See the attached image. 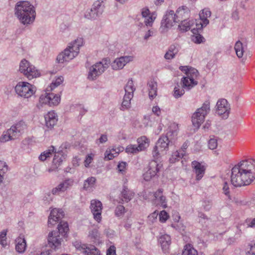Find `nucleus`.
<instances>
[{
    "label": "nucleus",
    "mask_w": 255,
    "mask_h": 255,
    "mask_svg": "<svg viewBox=\"0 0 255 255\" xmlns=\"http://www.w3.org/2000/svg\"><path fill=\"white\" fill-rule=\"evenodd\" d=\"M231 182L235 187L250 185L255 179V160H243L232 169Z\"/></svg>",
    "instance_id": "f257e3e1"
},
{
    "label": "nucleus",
    "mask_w": 255,
    "mask_h": 255,
    "mask_svg": "<svg viewBox=\"0 0 255 255\" xmlns=\"http://www.w3.org/2000/svg\"><path fill=\"white\" fill-rule=\"evenodd\" d=\"M15 14L22 24L27 25L34 21L36 12L34 7L29 2L21 1L15 5Z\"/></svg>",
    "instance_id": "f03ea898"
},
{
    "label": "nucleus",
    "mask_w": 255,
    "mask_h": 255,
    "mask_svg": "<svg viewBox=\"0 0 255 255\" xmlns=\"http://www.w3.org/2000/svg\"><path fill=\"white\" fill-rule=\"evenodd\" d=\"M84 43L83 38L78 37L69 44L68 46L57 57V60L59 63L68 62L77 56L79 53L80 47Z\"/></svg>",
    "instance_id": "7ed1b4c3"
},
{
    "label": "nucleus",
    "mask_w": 255,
    "mask_h": 255,
    "mask_svg": "<svg viewBox=\"0 0 255 255\" xmlns=\"http://www.w3.org/2000/svg\"><path fill=\"white\" fill-rule=\"evenodd\" d=\"M58 231H53L49 233L48 245L53 249H56L61 245L62 237H65L69 231L67 222H60L58 225Z\"/></svg>",
    "instance_id": "20e7f679"
},
{
    "label": "nucleus",
    "mask_w": 255,
    "mask_h": 255,
    "mask_svg": "<svg viewBox=\"0 0 255 255\" xmlns=\"http://www.w3.org/2000/svg\"><path fill=\"white\" fill-rule=\"evenodd\" d=\"M110 60L104 58L101 61L96 63L89 68L88 78L90 80H96L109 67Z\"/></svg>",
    "instance_id": "39448f33"
},
{
    "label": "nucleus",
    "mask_w": 255,
    "mask_h": 255,
    "mask_svg": "<svg viewBox=\"0 0 255 255\" xmlns=\"http://www.w3.org/2000/svg\"><path fill=\"white\" fill-rule=\"evenodd\" d=\"M210 111V103L206 101L202 106L198 108L193 114L192 117V122L193 126L199 128L201 125L204 122L206 116Z\"/></svg>",
    "instance_id": "423d86ee"
},
{
    "label": "nucleus",
    "mask_w": 255,
    "mask_h": 255,
    "mask_svg": "<svg viewBox=\"0 0 255 255\" xmlns=\"http://www.w3.org/2000/svg\"><path fill=\"white\" fill-rule=\"evenodd\" d=\"M172 145L168 140L167 137L161 136L157 140L152 151V156L155 159H158L161 155L166 153L170 145Z\"/></svg>",
    "instance_id": "0eeeda50"
},
{
    "label": "nucleus",
    "mask_w": 255,
    "mask_h": 255,
    "mask_svg": "<svg viewBox=\"0 0 255 255\" xmlns=\"http://www.w3.org/2000/svg\"><path fill=\"white\" fill-rule=\"evenodd\" d=\"M19 71L29 80L40 76V72L35 66L25 59L20 62Z\"/></svg>",
    "instance_id": "6e6552de"
},
{
    "label": "nucleus",
    "mask_w": 255,
    "mask_h": 255,
    "mask_svg": "<svg viewBox=\"0 0 255 255\" xmlns=\"http://www.w3.org/2000/svg\"><path fill=\"white\" fill-rule=\"evenodd\" d=\"M15 91L20 97L28 98L35 93L36 88L28 82H20L15 86Z\"/></svg>",
    "instance_id": "1a4fd4ad"
},
{
    "label": "nucleus",
    "mask_w": 255,
    "mask_h": 255,
    "mask_svg": "<svg viewBox=\"0 0 255 255\" xmlns=\"http://www.w3.org/2000/svg\"><path fill=\"white\" fill-rule=\"evenodd\" d=\"M60 96L53 93H45L41 95L39 98V103L37 105L38 108L42 105H47L49 106H57L60 102Z\"/></svg>",
    "instance_id": "9d476101"
},
{
    "label": "nucleus",
    "mask_w": 255,
    "mask_h": 255,
    "mask_svg": "<svg viewBox=\"0 0 255 255\" xmlns=\"http://www.w3.org/2000/svg\"><path fill=\"white\" fill-rule=\"evenodd\" d=\"M230 111V106L227 100L221 99L218 101L216 104V113L222 116L223 118L227 119L229 117Z\"/></svg>",
    "instance_id": "9b49d317"
},
{
    "label": "nucleus",
    "mask_w": 255,
    "mask_h": 255,
    "mask_svg": "<svg viewBox=\"0 0 255 255\" xmlns=\"http://www.w3.org/2000/svg\"><path fill=\"white\" fill-rule=\"evenodd\" d=\"M64 216V211L61 209L55 208L50 213L48 218V225L50 227L59 222H62L61 219ZM60 222H59L60 223Z\"/></svg>",
    "instance_id": "f8f14e48"
},
{
    "label": "nucleus",
    "mask_w": 255,
    "mask_h": 255,
    "mask_svg": "<svg viewBox=\"0 0 255 255\" xmlns=\"http://www.w3.org/2000/svg\"><path fill=\"white\" fill-rule=\"evenodd\" d=\"M102 204L101 201L92 200L91 201L90 209L94 219L100 223L102 219Z\"/></svg>",
    "instance_id": "ddd939ff"
},
{
    "label": "nucleus",
    "mask_w": 255,
    "mask_h": 255,
    "mask_svg": "<svg viewBox=\"0 0 255 255\" xmlns=\"http://www.w3.org/2000/svg\"><path fill=\"white\" fill-rule=\"evenodd\" d=\"M178 22L174 11L172 10H168L164 15L161 22V27L165 28L171 27L174 23Z\"/></svg>",
    "instance_id": "4468645a"
},
{
    "label": "nucleus",
    "mask_w": 255,
    "mask_h": 255,
    "mask_svg": "<svg viewBox=\"0 0 255 255\" xmlns=\"http://www.w3.org/2000/svg\"><path fill=\"white\" fill-rule=\"evenodd\" d=\"M74 183L72 179H66L60 183L56 187L53 188L51 193L53 195H59L61 193L64 192L67 189L71 188Z\"/></svg>",
    "instance_id": "2eb2a0df"
},
{
    "label": "nucleus",
    "mask_w": 255,
    "mask_h": 255,
    "mask_svg": "<svg viewBox=\"0 0 255 255\" xmlns=\"http://www.w3.org/2000/svg\"><path fill=\"white\" fill-rule=\"evenodd\" d=\"M132 57L130 56H122L119 58H117L112 64L113 69L117 70L122 69L129 62L132 61Z\"/></svg>",
    "instance_id": "dca6fc26"
},
{
    "label": "nucleus",
    "mask_w": 255,
    "mask_h": 255,
    "mask_svg": "<svg viewBox=\"0 0 255 255\" xmlns=\"http://www.w3.org/2000/svg\"><path fill=\"white\" fill-rule=\"evenodd\" d=\"M26 125L23 121H20L10 128V132H12L16 138L18 137L24 130Z\"/></svg>",
    "instance_id": "f3484780"
},
{
    "label": "nucleus",
    "mask_w": 255,
    "mask_h": 255,
    "mask_svg": "<svg viewBox=\"0 0 255 255\" xmlns=\"http://www.w3.org/2000/svg\"><path fill=\"white\" fill-rule=\"evenodd\" d=\"M192 167L196 175V179L197 180H200L204 176L205 167L201 165L200 163L195 160L192 161Z\"/></svg>",
    "instance_id": "a211bd4d"
},
{
    "label": "nucleus",
    "mask_w": 255,
    "mask_h": 255,
    "mask_svg": "<svg viewBox=\"0 0 255 255\" xmlns=\"http://www.w3.org/2000/svg\"><path fill=\"white\" fill-rule=\"evenodd\" d=\"M45 120L46 126L51 128L57 122V116L54 112H49L45 116Z\"/></svg>",
    "instance_id": "6ab92c4d"
},
{
    "label": "nucleus",
    "mask_w": 255,
    "mask_h": 255,
    "mask_svg": "<svg viewBox=\"0 0 255 255\" xmlns=\"http://www.w3.org/2000/svg\"><path fill=\"white\" fill-rule=\"evenodd\" d=\"M158 242L161 245L162 251L164 253L168 252L171 244V238L170 236L167 234L161 235L158 239Z\"/></svg>",
    "instance_id": "aec40b11"
},
{
    "label": "nucleus",
    "mask_w": 255,
    "mask_h": 255,
    "mask_svg": "<svg viewBox=\"0 0 255 255\" xmlns=\"http://www.w3.org/2000/svg\"><path fill=\"white\" fill-rule=\"evenodd\" d=\"M15 250L19 253H23L26 248V243L24 236L20 235L15 240Z\"/></svg>",
    "instance_id": "412c9836"
},
{
    "label": "nucleus",
    "mask_w": 255,
    "mask_h": 255,
    "mask_svg": "<svg viewBox=\"0 0 255 255\" xmlns=\"http://www.w3.org/2000/svg\"><path fill=\"white\" fill-rule=\"evenodd\" d=\"M181 84L183 88L190 90L198 84V82L193 77H184L181 79Z\"/></svg>",
    "instance_id": "4be33fe9"
},
{
    "label": "nucleus",
    "mask_w": 255,
    "mask_h": 255,
    "mask_svg": "<svg viewBox=\"0 0 255 255\" xmlns=\"http://www.w3.org/2000/svg\"><path fill=\"white\" fill-rule=\"evenodd\" d=\"M189 8L186 6H183L182 7L178 8L175 13L178 22L188 18L189 16Z\"/></svg>",
    "instance_id": "5701e85b"
},
{
    "label": "nucleus",
    "mask_w": 255,
    "mask_h": 255,
    "mask_svg": "<svg viewBox=\"0 0 255 255\" xmlns=\"http://www.w3.org/2000/svg\"><path fill=\"white\" fill-rule=\"evenodd\" d=\"M134 195V192L128 189L125 185H123V190L121 193L122 201L128 203L132 199Z\"/></svg>",
    "instance_id": "b1692460"
},
{
    "label": "nucleus",
    "mask_w": 255,
    "mask_h": 255,
    "mask_svg": "<svg viewBox=\"0 0 255 255\" xmlns=\"http://www.w3.org/2000/svg\"><path fill=\"white\" fill-rule=\"evenodd\" d=\"M149 97L151 100L157 96V83L153 80H151L147 83Z\"/></svg>",
    "instance_id": "393cba45"
},
{
    "label": "nucleus",
    "mask_w": 255,
    "mask_h": 255,
    "mask_svg": "<svg viewBox=\"0 0 255 255\" xmlns=\"http://www.w3.org/2000/svg\"><path fill=\"white\" fill-rule=\"evenodd\" d=\"M177 133L178 131L177 130V127L174 126V127H170L169 128L166 135L163 136L164 137H167L168 140L171 143V144H173L174 143L175 139H176Z\"/></svg>",
    "instance_id": "a878e982"
},
{
    "label": "nucleus",
    "mask_w": 255,
    "mask_h": 255,
    "mask_svg": "<svg viewBox=\"0 0 255 255\" xmlns=\"http://www.w3.org/2000/svg\"><path fill=\"white\" fill-rule=\"evenodd\" d=\"M156 159L154 158V160H151L149 163L148 169V170L152 173V174H154L155 175H156L157 173L160 170L162 166V164L158 162Z\"/></svg>",
    "instance_id": "bb28decb"
},
{
    "label": "nucleus",
    "mask_w": 255,
    "mask_h": 255,
    "mask_svg": "<svg viewBox=\"0 0 255 255\" xmlns=\"http://www.w3.org/2000/svg\"><path fill=\"white\" fill-rule=\"evenodd\" d=\"M92 7L97 11L100 15L103 13L105 5L104 0H98L96 1L93 4Z\"/></svg>",
    "instance_id": "cd10ccee"
},
{
    "label": "nucleus",
    "mask_w": 255,
    "mask_h": 255,
    "mask_svg": "<svg viewBox=\"0 0 255 255\" xmlns=\"http://www.w3.org/2000/svg\"><path fill=\"white\" fill-rule=\"evenodd\" d=\"M84 252L83 253L86 255H100V253L99 250L96 248L94 246L89 245L86 247H83Z\"/></svg>",
    "instance_id": "c85d7f7f"
},
{
    "label": "nucleus",
    "mask_w": 255,
    "mask_h": 255,
    "mask_svg": "<svg viewBox=\"0 0 255 255\" xmlns=\"http://www.w3.org/2000/svg\"><path fill=\"white\" fill-rule=\"evenodd\" d=\"M96 181V178L95 177H90L84 181L83 184V189L85 190H90L94 187Z\"/></svg>",
    "instance_id": "c756f323"
},
{
    "label": "nucleus",
    "mask_w": 255,
    "mask_h": 255,
    "mask_svg": "<svg viewBox=\"0 0 255 255\" xmlns=\"http://www.w3.org/2000/svg\"><path fill=\"white\" fill-rule=\"evenodd\" d=\"M181 23L178 25L180 29L183 31H187L190 29L191 26L193 25V22L189 20L188 18L180 20Z\"/></svg>",
    "instance_id": "7c9ffc66"
},
{
    "label": "nucleus",
    "mask_w": 255,
    "mask_h": 255,
    "mask_svg": "<svg viewBox=\"0 0 255 255\" xmlns=\"http://www.w3.org/2000/svg\"><path fill=\"white\" fill-rule=\"evenodd\" d=\"M133 96L130 94L125 95L122 104L121 110L124 111L129 108L130 106V100L132 98Z\"/></svg>",
    "instance_id": "2f4dec72"
},
{
    "label": "nucleus",
    "mask_w": 255,
    "mask_h": 255,
    "mask_svg": "<svg viewBox=\"0 0 255 255\" xmlns=\"http://www.w3.org/2000/svg\"><path fill=\"white\" fill-rule=\"evenodd\" d=\"M185 153V152L184 150H179L175 151V152L172 153L171 156L170 157V162L174 163L176 161L179 160L180 159L182 158L183 157Z\"/></svg>",
    "instance_id": "473e14b6"
},
{
    "label": "nucleus",
    "mask_w": 255,
    "mask_h": 255,
    "mask_svg": "<svg viewBox=\"0 0 255 255\" xmlns=\"http://www.w3.org/2000/svg\"><path fill=\"white\" fill-rule=\"evenodd\" d=\"M200 18L201 21L200 23H196L197 28L198 29H202L203 27L206 26L209 22V20L208 19V17L205 16V15L201 12L199 14Z\"/></svg>",
    "instance_id": "72a5a7b5"
},
{
    "label": "nucleus",
    "mask_w": 255,
    "mask_h": 255,
    "mask_svg": "<svg viewBox=\"0 0 255 255\" xmlns=\"http://www.w3.org/2000/svg\"><path fill=\"white\" fill-rule=\"evenodd\" d=\"M200 18L201 21L200 23H196L197 28L198 29H202L203 27L206 26L209 22V20L208 19V17L205 16V15L201 12L199 14Z\"/></svg>",
    "instance_id": "f704fd0d"
},
{
    "label": "nucleus",
    "mask_w": 255,
    "mask_h": 255,
    "mask_svg": "<svg viewBox=\"0 0 255 255\" xmlns=\"http://www.w3.org/2000/svg\"><path fill=\"white\" fill-rule=\"evenodd\" d=\"M137 142L139 150H142V151L148 146V139L145 136L138 138L137 139Z\"/></svg>",
    "instance_id": "c9c22d12"
},
{
    "label": "nucleus",
    "mask_w": 255,
    "mask_h": 255,
    "mask_svg": "<svg viewBox=\"0 0 255 255\" xmlns=\"http://www.w3.org/2000/svg\"><path fill=\"white\" fill-rule=\"evenodd\" d=\"M182 255H198L197 251L191 245L187 244L184 246Z\"/></svg>",
    "instance_id": "e433bc0d"
},
{
    "label": "nucleus",
    "mask_w": 255,
    "mask_h": 255,
    "mask_svg": "<svg viewBox=\"0 0 255 255\" xmlns=\"http://www.w3.org/2000/svg\"><path fill=\"white\" fill-rule=\"evenodd\" d=\"M16 138L14 134L12 132H10V128L8 129L6 132H4L0 138L1 142H4L9 140H12Z\"/></svg>",
    "instance_id": "4c0bfd02"
},
{
    "label": "nucleus",
    "mask_w": 255,
    "mask_h": 255,
    "mask_svg": "<svg viewBox=\"0 0 255 255\" xmlns=\"http://www.w3.org/2000/svg\"><path fill=\"white\" fill-rule=\"evenodd\" d=\"M100 16V15L97 13L92 7L91 9L87 10L85 13V17L90 19H96Z\"/></svg>",
    "instance_id": "58836bf2"
},
{
    "label": "nucleus",
    "mask_w": 255,
    "mask_h": 255,
    "mask_svg": "<svg viewBox=\"0 0 255 255\" xmlns=\"http://www.w3.org/2000/svg\"><path fill=\"white\" fill-rule=\"evenodd\" d=\"M135 88L134 87L132 79H130L128 81L127 84L125 87V91L126 94H130L133 96V92L135 91Z\"/></svg>",
    "instance_id": "ea45409f"
},
{
    "label": "nucleus",
    "mask_w": 255,
    "mask_h": 255,
    "mask_svg": "<svg viewBox=\"0 0 255 255\" xmlns=\"http://www.w3.org/2000/svg\"><path fill=\"white\" fill-rule=\"evenodd\" d=\"M55 148L53 146H51L48 149L42 152L39 156V159L41 161H44L46 158L50 156L54 152Z\"/></svg>",
    "instance_id": "a19ab883"
},
{
    "label": "nucleus",
    "mask_w": 255,
    "mask_h": 255,
    "mask_svg": "<svg viewBox=\"0 0 255 255\" xmlns=\"http://www.w3.org/2000/svg\"><path fill=\"white\" fill-rule=\"evenodd\" d=\"M235 50L238 57H242L244 53L243 43L240 41H238L235 45Z\"/></svg>",
    "instance_id": "79ce46f5"
},
{
    "label": "nucleus",
    "mask_w": 255,
    "mask_h": 255,
    "mask_svg": "<svg viewBox=\"0 0 255 255\" xmlns=\"http://www.w3.org/2000/svg\"><path fill=\"white\" fill-rule=\"evenodd\" d=\"M64 158V157L61 152L56 153L53 159V163L56 166H59L63 161Z\"/></svg>",
    "instance_id": "37998d69"
},
{
    "label": "nucleus",
    "mask_w": 255,
    "mask_h": 255,
    "mask_svg": "<svg viewBox=\"0 0 255 255\" xmlns=\"http://www.w3.org/2000/svg\"><path fill=\"white\" fill-rule=\"evenodd\" d=\"M142 150H139L138 146L136 145L130 144L126 148V152L128 153L136 154Z\"/></svg>",
    "instance_id": "c03bdc74"
},
{
    "label": "nucleus",
    "mask_w": 255,
    "mask_h": 255,
    "mask_svg": "<svg viewBox=\"0 0 255 255\" xmlns=\"http://www.w3.org/2000/svg\"><path fill=\"white\" fill-rule=\"evenodd\" d=\"M118 149V151H117L116 149L113 148L110 151V153H108V151H106L105 155V159L107 160H111L113 159L115 157L118 155L119 152L120 151V149Z\"/></svg>",
    "instance_id": "a18cd8bd"
},
{
    "label": "nucleus",
    "mask_w": 255,
    "mask_h": 255,
    "mask_svg": "<svg viewBox=\"0 0 255 255\" xmlns=\"http://www.w3.org/2000/svg\"><path fill=\"white\" fill-rule=\"evenodd\" d=\"M184 88L180 89V86L177 84L174 89V96L175 98H178L182 96L185 93Z\"/></svg>",
    "instance_id": "49530a36"
},
{
    "label": "nucleus",
    "mask_w": 255,
    "mask_h": 255,
    "mask_svg": "<svg viewBox=\"0 0 255 255\" xmlns=\"http://www.w3.org/2000/svg\"><path fill=\"white\" fill-rule=\"evenodd\" d=\"M100 234L97 229H93L89 232V237L91 239L93 240L94 242H96L99 240Z\"/></svg>",
    "instance_id": "de8ad7c7"
},
{
    "label": "nucleus",
    "mask_w": 255,
    "mask_h": 255,
    "mask_svg": "<svg viewBox=\"0 0 255 255\" xmlns=\"http://www.w3.org/2000/svg\"><path fill=\"white\" fill-rule=\"evenodd\" d=\"M6 234L7 230H2L0 234V244L3 247H5L7 245L6 243Z\"/></svg>",
    "instance_id": "09e8293b"
},
{
    "label": "nucleus",
    "mask_w": 255,
    "mask_h": 255,
    "mask_svg": "<svg viewBox=\"0 0 255 255\" xmlns=\"http://www.w3.org/2000/svg\"><path fill=\"white\" fill-rule=\"evenodd\" d=\"M186 75L187 77H189V78H191V77H193V79L195 80V78H197L199 75V72L196 69L190 67L188 71L186 72Z\"/></svg>",
    "instance_id": "8fccbe9b"
},
{
    "label": "nucleus",
    "mask_w": 255,
    "mask_h": 255,
    "mask_svg": "<svg viewBox=\"0 0 255 255\" xmlns=\"http://www.w3.org/2000/svg\"><path fill=\"white\" fill-rule=\"evenodd\" d=\"M209 147L211 149L216 148L218 145L217 139L216 137H211L208 142Z\"/></svg>",
    "instance_id": "3c124183"
},
{
    "label": "nucleus",
    "mask_w": 255,
    "mask_h": 255,
    "mask_svg": "<svg viewBox=\"0 0 255 255\" xmlns=\"http://www.w3.org/2000/svg\"><path fill=\"white\" fill-rule=\"evenodd\" d=\"M64 78L62 76L58 77L54 82H53L50 86V90H52L55 87L60 85L63 81Z\"/></svg>",
    "instance_id": "603ef678"
},
{
    "label": "nucleus",
    "mask_w": 255,
    "mask_h": 255,
    "mask_svg": "<svg viewBox=\"0 0 255 255\" xmlns=\"http://www.w3.org/2000/svg\"><path fill=\"white\" fill-rule=\"evenodd\" d=\"M125 212V208L124 206L120 205L115 209V215L117 217H120L124 215Z\"/></svg>",
    "instance_id": "864d4df0"
},
{
    "label": "nucleus",
    "mask_w": 255,
    "mask_h": 255,
    "mask_svg": "<svg viewBox=\"0 0 255 255\" xmlns=\"http://www.w3.org/2000/svg\"><path fill=\"white\" fill-rule=\"evenodd\" d=\"M8 170V166L6 162L0 160V173L5 174Z\"/></svg>",
    "instance_id": "5fc2aeb1"
},
{
    "label": "nucleus",
    "mask_w": 255,
    "mask_h": 255,
    "mask_svg": "<svg viewBox=\"0 0 255 255\" xmlns=\"http://www.w3.org/2000/svg\"><path fill=\"white\" fill-rule=\"evenodd\" d=\"M168 51H169L170 53L175 56L179 51V46L174 44L171 45L169 47Z\"/></svg>",
    "instance_id": "6e6d98bb"
},
{
    "label": "nucleus",
    "mask_w": 255,
    "mask_h": 255,
    "mask_svg": "<svg viewBox=\"0 0 255 255\" xmlns=\"http://www.w3.org/2000/svg\"><path fill=\"white\" fill-rule=\"evenodd\" d=\"M159 216L160 221L162 223L165 222L168 218V215L167 212L164 210L160 212Z\"/></svg>",
    "instance_id": "4d7b16f0"
},
{
    "label": "nucleus",
    "mask_w": 255,
    "mask_h": 255,
    "mask_svg": "<svg viewBox=\"0 0 255 255\" xmlns=\"http://www.w3.org/2000/svg\"><path fill=\"white\" fill-rule=\"evenodd\" d=\"M73 246L78 250L81 251L82 253L84 252V247H86V245L81 244V243L78 241H75L73 243Z\"/></svg>",
    "instance_id": "13d9d810"
},
{
    "label": "nucleus",
    "mask_w": 255,
    "mask_h": 255,
    "mask_svg": "<svg viewBox=\"0 0 255 255\" xmlns=\"http://www.w3.org/2000/svg\"><path fill=\"white\" fill-rule=\"evenodd\" d=\"M155 176V175L154 174H152V173L149 170H147L143 175V179L146 181H149L153 177H154Z\"/></svg>",
    "instance_id": "bf43d9fd"
},
{
    "label": "nucleus",
    "mask_w": 255,
    "mask_h": 255,
    "mask_svg": "<svg viewBox=\"0 0 255 255\" xmlns=\"http://www.w3.org/2000/svg\"><path fill=\"white\" fill-rule=\"evenodd\" d=\"M204 40V38L200 34H197L192 37V40L196 43H201Z\"/></svg>",
    "instance_id": "052dcab7"
},
{
    "label": "nucleus",
    "mask_w": 255,
    "mask_h": 255,
    "mask_svg": "<svg viewBox=\"0 0 255 255\" xmlns=\"http://www.w3.org/2000/svg\"><path fill=\"white\" fill-rule=\"evenodd\" d=\"M108 140L107 135L105 134H101L100 137L97 140L96 143L99 144L100 143H105Z\"/></svg>",
    "instance_id": "680f3d73"
},
{
    "label": "nucleus",
    "mask_w": 255,
    "mask_h": 255,
    "mask_svg": "<svg viewBox=\"0 0 255 255\" xmlns=\"http://www.w3.org/2000/svg\"><path fill=\"white\" fill-rule=\"evenodd\" d=\"M127 164L126 162L122 161L120 162L118 165V168L119 172L123 173L124 172H125V169L126 168Z\"/></svg>",
    "instance_id": "e2e57ef3"
},
{
    "label": "nucleus",
    "mask_w": 255,
    "mask_h": 255,
    "mask_svg": "<svg viewBox=\"0 0 255 255\" xmlns=\"http://www.w3.org/2000/svg\"><path fill=\"white\" fill-rule=\"evenodd\" d=\"M154 21L152 16H149L144 18V22L146 26H151Z\"/></svg>",
    "instance_id": "0e129e2a"
},
{
    "label": "nucleus",
    "mask_w": 255,
    "mask_h": 255,
    "mask_svg": "<svg viewBox=\"0 0 255 255\" xmlns=\"http://www.w3.org/2000/svg\"><path fill=\"white\" fill-rule=\"evenodd\" d=\"M203 207L206 211H209L212 207V203L209 201H205L203 202Z\"/></svg>",
    "instance_id": "69168bd1"
},
{
    "label": "nucleus",
    "mask_w": 255,
    "mask_h": 255,
    "mask_svg": "<svg viewBox=\"0 0 255 255\" xmlns=\"http://www.w3.org/2000/svg\"><path fill=\"white\" fill-rule=\"evenodd\" d=\"M107 255H116V248L115 246H111L107 252Z\"/></svg>",
    "instance_id": "338daca9"
},
{
    "label": "nucleus",
    "mask_w": 255,
    "mask_h": 255,
    "mask_svg": "<svg viewBox=\"0 0 255 255\" xmlns=\"http://www.w3.org/2000/svg\"><path fill=\"white\" fill-rule=\"evenodd\" d=\"M107 255H116V248L115 246H111L107 252Z\"/></svg>",
    "instance_id": "774afa93"
}]
</instances>
